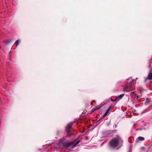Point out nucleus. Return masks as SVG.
<instances>
[{"mask_svg":"<svg viewBox=\"0 0 152 152\" xmlns=\"http://www.w3.org/2000/svg\"><path fill=\"white\" fill-rule=\"evenodd\" d=\"M77 145V144H76V143H75V144H74V145H73L72 146V148H74Z\"/></svg>","mask_w":152,"mask_h":152,"instance_id":"obj_13","label":"nucleus"},{"mask_svg":"<svg viewBox=\"0 0 152 152\" xmlns=\"http://www.w3.org/2000/svg\"><path fill=\"white\" fill-rule=\"evenodd\" d=\"M138 139L139 140L141 141L143 140L144 139V138L142 137H138Z\"/></svg>","mask_w":152,"mask_h":152,"instance_id":"obj_8","label":"nucleus"},{"mask_svg":"<svg viewBox=\"0 0 152 152\" xmlns=\"http://www.w3.org/2000/svg\"><path fill=\"white\" fill-rule=\"evenodd\" d=\"M104 141L101 144V146H102L104 143Z\"/></svg>","mask_w":152,"mask_h":152,"instance_id":"obj_18","label":"nucleus"},{"mask_svg":"<svg viewBox=\"0 0 152 152\" xmlns=\"http://www.w3.org/2000/svg\"><path fill=\"white\" fill-rule=\"evenodd\" d=\"M122 143L123 140L118 135L114 137L109 142L111 147L117 148L122 146Z\"/></svg>","mask_w":152,"mask_h":152,"instance_id":"obj_1","label":"nucleus"},{"mask_svg":"<svg viewBox=\"0 0 152 152\" xmlns=\"http://www.w3.org/2000/svg\"><path fill=\"white\" fill-rule=\"evenodd\" d=\"M101 107H99V108H96V109H95L94 110H93V111L94 112V111H95L96 110H97L99 109H100V108Z\"/></svg>","mask_w":152,"mask_h":152,"instance_id":"obj_15","label":"nucleus"},{"mask_svg":"<svg viewBox=\"0 0 152 152\" xmlns=\"http://www.w3.org/2000/svg\"><path fill=\"white\" fill-rule=\"evenodd\" d=\"M141 149L142 150H144V148L143 147H142L141 148Z\"/></svg>","mask_w":152,"mask_h":152,"instance_id":"obj_17","label":"nucleus"},{"mask_svg":"<svg viewBox=\"0 0 152 152\" xmlns=\"http://www.w3.org/2000/svg\"><path fill=\"white\" fill-rule=\"evenodd\" d=\"M20 41V40H17L15 42V44H16V46H18V45Z\"/></svg>","mask_w":152,"mask_h":152,"instance_id":"obj_10","label":"nucleus"},{"mask_svg":"<svg viewBox=\"0 0 152 152\" xmlns=\"http://www.w3.org/2000/svg\"><path fill=\"white\" fill-rule=\"evenodd\" d=\"M138 79V78L137 77L136 78V79L135 80H132L131 82H132V83H136V82H135L136 80H137V79Z\"/></svg>","mask_w":152,"mask_h":152,"instance_id":"obj_12","label":"nucleus"},{"mask_svg":"<svg viewBox=\"0 0 152 152\" xmlns=\"http://www.w3.org/2000/svg\"><path fill=\"white\" fill-rule=\"evenodd\" d=\"M12 41V40L11 39H8L6 41V43H9L10 42H11Z\"/></svg>","mask_w":152,"mask_h":152,"instance_id":"obj_9","label":"nucleus"},{"mask_svg":"<svg viewBox=\"0 0 152 152\" xmlns=\"http://www.w3.org/2000/svg\"><path fill=\"white\" fill-rule=\"evenodd\" d=\"M111 108H112L111 106H110V107L108 108V109L105 112V116L110 111Z\"/></svg>","mask_w":152,"mask_h":152,"instance_id":"obj_6","label":"nucleus"},{"mask_svg":"<svg viewBox=\"0 0 152 152\" xmlns=\"http://www.w3.org/2000/svg\"><path fill=\"white\" fill-rule=\"evenodd\" d=\"M143 129H145V127H144V126H142L141 128H139V130H142Z\"/></svg>","mask_w":152,"mask_h":152,"instance_id":"obj_14","label":"nucleus"},{"mask_svg":"<svg viewBox=\"0 0 152 152\" xmlns=\"http://www.w3.org/2000/svg\"><path fill=\"white\" fill-rule=\"evenodd\" d=\"M77 141V142L75 143L77 145L80 142V140L77 139L75 140V141Z\"/></svg>","mask_w":152,"mask_h":152,"instance_id":"obj_11","label":"nucleus"},{"mask_svg":"<svg viewBox=\"0 0 152 152\" xmlns=\"http://www.w3.org/2000/svg\"><path fill=\"white\" fill-rule=\"evenodd\" d=\"M65 140V139L64 138H62L60 140L59 143L60 144H62L63 146L66 148L73 144V142H69L67 141L64 142Z\"/></svg>","mask_w":152,"mask_h":152,"instance_id":"obj_4","label":"nucleus"},{"mask_svg":"<svg viewBox=\"0 0 152 152\" xmlns=\"http://www.w3.org/2000/svg\"><path fill=\"white\" fill-rule=\"evenodd\" d=\"M124 94H122L119 95L117 97H116V98L114 100H112V101L113 102H115L116 101H119L124 96Z\"/></svg>","mask_w":152,"mask_h":152,"instance_id":"obj_5","label":"nucleus"},{"mask_svg":"<svg viewBox=\"0 0 152 152\" xmlns=\"http://www.w3.org/2000/svg\"><path fill=\"white\" fill-rule=\"evenodd\" d=\"M110 121L107 124V125H108L110 123Z\"/></svg>","mask_w":152,"mask_h":152,"instance_id":"obj_19","label":"nucleus"},{"mask_svg":"<svg viewBox=\"0 0 152 152\" xmlns=\"http://www.w3.org/2000/svg\"><path fill=\"white\" fill-rule=\"evenodd\" d=\"M103 117H104V114L103 115Z\"/></svg>","mask_w":152,"mask_h":152,"instance_id":"obj_20","label":"nucleus"},{"mask_svg":"<svg viewBox=\"0 0 152 152\" xmlns=\"http://www.w3.org/2000/svg\"><path fill=\"white\" fill-rule=\"evenodd\" d=\"M136 94L135 93V92L134 91L131 92L130 94V95L131 96H135Z\"/></svg>","mask_w":152,"mask_h":152,"instance_id":"obj_7","label":"nucleus"},{"mask_svg":"<svg viewBox=\"0 0 152 152\" xmlns=\"http://www.w3.org/2000/svg\"><path fill=\"white\" fill-rule=\"evenodd\" d=\"M60 131L59 130H58L57 131V134L59 135V133Z\"/></svg>","mask_w":152,"mask_h":152,"instance_id":"obj_16","label":"nucleus"},{"mask_svg":"<svg viewBox=\"0 0 152 152\" xmlns=\"http://www.w3.org/2000/svg\"><path fill=\"white\" fill-rule=\"evenodd\" d=\"M132 82H130L124 88V91L128 92H130L134 89V86L132 84Z\"/></svg>","mask_w":152,"mask_h":152,"instance_id":"obj_2","label":"nucleus"},{"mask_svg":"<svg viewBox=\"0 0 152 152\" xmlns=\"http://www.w3.org/2000/svg\"><path fill=\"white\" fill-rule=\"evenodd\" d=\"M72 123H69L66 127V131L67 133L66 137H70L72 134V132L73 129L72 127Z\"/></svg>","mask_w":152,"mask_h":152,"instance_id":"obj_3","label":"nucleus"}]
</instances>
